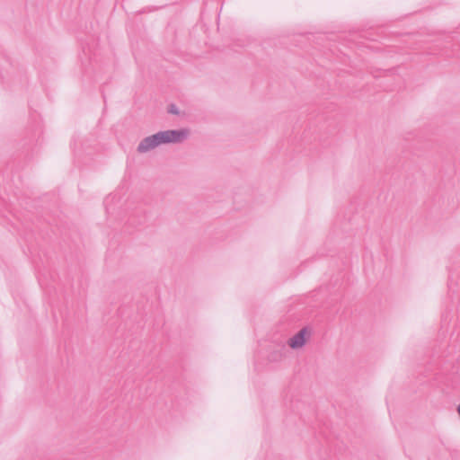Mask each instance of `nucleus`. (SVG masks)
Here are the masks:
<instances>
[{
    "label": "nucleus",
    "mask_w": 460,
    "mask_h": 460,
    "mask_svg": "<svg viewBox=\"0 0 460 460\" xmlns=\"http://www.w3.org/2000/svg\"><path fill=\"white\" fill-rule=\"evenodd\" d=\"M189 135L190 131L187 128L159 131L144 137L139 142L137 151L139 154H145L163 144H181L188 138Z\"/></svg>",
    "instance_id": "1"
},
{
    "label": "nucleus",
    "mask_w": 460,
    "mask_h": 460,
    "mask_svg": "<svg viewBox=\"0 0 460 460\" xmlns=\"http://www.w3.org/2000/svg\"><path fill=\"white\" fill-rule=\"evenodd\" d=\"M307 333V328H302L297 333L288 340V345L291 349H296L302 348L305 343V335Z\"/></svg>",
    "instance_id": "2"
},
{
    "label": "nucleus",
    "mask_w": 460,
    "mask_h": 460,
    "mask_svg": "<svg viewBox=\"0 0 460 460\" xmlns=\"http://www.w3.org/2000/svg\"><path fill=\"white\" fill-rule=\"evenodd\" d=\"M167 111L173 115H179V113H180L179 108L173 103H172L168 106Z\"/></svg>",
    "instance_id": "3"
},
{
    "label": "nucleus",
    "mask_w": 460,
    "mask_h": 460,
    "mask_svg": "<svg viewBox=\"0 0 460 460\" xmlns=\"http://www.w3.org/2000/svg\"><path fill=\"white\" fill-rule=\"evenodd\" d=\"M457 412H458V414H459V416H460V404H459V405H458V407H457Z\"/></svg>",
    "instance_id": "4"
}]
</instances>
